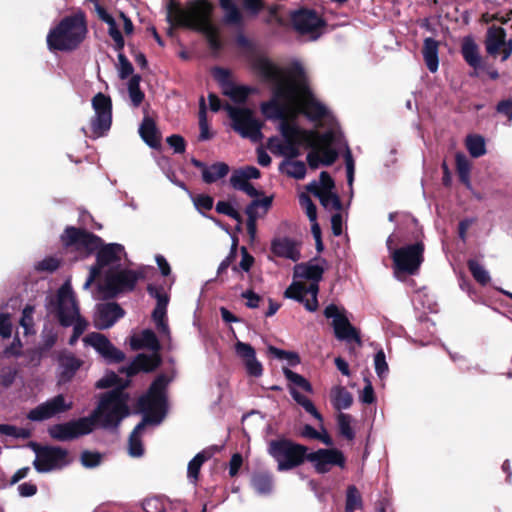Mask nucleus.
<instances>
[{
	"label": "nucleus",
	"instance_id": "15",
	"mask_svg": "<svg viewBox=\"0 0 512 512\" xmlns=\"http://www.w3.org/2000/svg\"><path fill=\"white\" fill-rule=\"evenodd\" d=\"M293 27L302 35H309L310 39L316 40L321 35L324 21L312 10L295 11L291 16Z\"/></svg>",
	"mask_w": 512,
	"mask_h": 512
},
{
	"label": "nucleus",
	"instance_id": "23",
	"mask_svg": "<svg viewBox=\"0 0 512 512\" xmlns=\"http://www.w3.org/2000/svg\"><path fill=\"white\" fill-rule=\"evenodd\" d=\"M325 260H314L308 263L297 264L294 267V277L311 280L318 284L324 273Z\"/></svg>",
	"mask_w": 512,
	"mask_h": 512
},
{
	"label": "nucleus",
	"instance_id": "54",
	"mask_svg": "<svg viewBox=\"0 0 512 512\" xmlns=\"http://www.w3.org/2000/svg\"><path fill=\"white\" fill-rule=\"evenodd\" d=\"M102 461V455L98 452L83 451L81 454V463L86 468L97 467Z\"/></svg>",
	"mask_w": 512,
	"mask_h": 512
},
{
	"label": "nucleus",
	"instance_id": "22",
	"mask_svg": "<svg viewBox=\"0 0 512 512\" xmlns=\"http://www.w3.org/2000/svg\"><path fill=\"white\" fill-rule=\"evenodd\" d=\"M123 315L124 311L116 303L98 304L94 313V324L98 329H107Z\"/></svg>",
	"mask_w": 512,
	"mask_h": 512
},
{
	"label": "nucleus",
	"instance_id": "41",
	"mask_svg": "<svg viewBox=\"0 0 512 512\" xmlns=\"http://www.w3.org/2000/svg\"><path fill=\"white\" fill-rule=\"evenodd\" d=\"M363 506L362 496L358 489L351 485L346 491V504L345 512H354L357 509H361Z\"/></svg>",
	"mask_w": 512,
	"mask_h": 512
},
{
	"label": "nucleus",
	"instance_id": "45",
	"mask_svg": "<svg viewBox=\"0 0 512 512\" xmlns=\"http://www.w3.org/2000/svg\"><path fill=\"white\" fill-rule=\"evenodd\" d=\"M283 374L293 384L301 387L308 393H313V387L302 375L290 370L289 368H283Z\"/></svg>",
	"mask_w": 512,
	"mask_h": 512
},
{
	"label": "nucleus",
	"instance_id": "53",
	"mask_svg": "<svg viewBox=\"0 0 512 512\" xmlns=\"http://www.w3.org/2000/svg\"><path fill=\"white\" fill-rule=\"evenodd\" d=\"M224 10V22L230 25H240L242 23V15L236 5L226 7Z\"/></svg>",
	"mask_w": 512,
	"mask_h": 512
},
{
	"label": "nucleus",
	"instance_id": "5",
	"mask_svg": "<svg viewBox=\"0 0 512 512\" xmlns=\"http://www.w3.org/2000/svg\"><path fill=\"white\" fill-rule=\"evenodd\" d=\"M314 143L305 145L312 150L307 155V162L312 169L318 168L320 165L329 166L335 162L338 157V150L345 147L344 160L346 165L347 182L351 187L354 181L355 163L352 153L343 141L342 134L334 126H331L326 132L319 133L312 130Z\"/></svg>",
	"mask_w": 512,
	"mask_h": 512
},
{
	"label": "nucleus",
	"instance_id": "35",
	"mask_svg": "<svg viewBox=\"0 0 512 512\" xmlns=\"http://www.w3.org/2000/svg\"><path fill=\"white\" fill-rule=\"evenodd\" d=\"M456 169L460 181L468 188L471 189L472 184L470 181L471 163L463 153H457L455 156Z\"/></svg>",
	"mask_w": 512,
	"mask_h": 512
},
{
	"label": "nucleus",
	"instance_id": "8",
	"mask_svg": "<svg viewBox=\"0 0 512 512\" xmlns=\"http://www.w3.org/2000/svg\"><path fill=\"white\" fill-rule=\"evenodd\" d=\"M399 242L398 235L395 233L391 234L386 241L387 249L394 263V274L398 279L401 274L414 275L418 272L423 262L424 252L422 242L395 248Z\"/></svg>",
	"mask_w": 512,
	"mask_h": 512
},
{
	"label": "nucleus",
	"instance_id": "39",
	"mask_svg": "<svg viewBox=\"0 0 512 512\" xmlns=\"http://www.w3.org/2000/svg\"><path fill=\"white\" fill-rule=\"evenodd\" d=\"M353 418L351 415L346 413H339L337 416L338 430L341 436L347 440H353L355 438V432L352 427Z\"/></svg>",
	"mask_w": 512,
	"mask_h": 512
},
{
	"label": "nucleus",
	"instance_id": "6",
	"mask_svg": "<svg viewBox=\"0 0 512 512\" xmlns=\"http://www.w3.org/2000/svg\"><path fill=\"white\" fill-rule=\"evenodd\" d=\"M45 307L49 313L56 314L63 327L73 326V335L69 339V344L74 345L87 329L88 322L80 315L70 279L62 284L55 295L50 294L46 297Z\"/></svg>",
	"mask_w": 512,
	"mask_h": 512
},
{
	"label": "nucleus",
	"instance_id": "61",
	"mask_svg": "<svg viewBox=\"0 0 512 512\" xmlns=\"http://www.w3.org/2000/svg\"><path fill=\"white\" fill-rule=\"evenodd\" d=\"M5 357H18L22 355V343L19 338H14L12 343L3 351Z\"/></svg>",
	"mask_w": 512,
	"mask_h": 512
},
{
	"label": "nucleus",
	"instance_id": "58",
	"mask_svg": "<svg viewBox=\"0 0 512 512\" xmlns=\"http://www.w3.org/2000/svg\"><path fill=\"white\" fill-rule=\"evenodd\" d=\"M366 385L364 386L360 400L365 404H372L375 401L374 389L371 381L368 378L364 379Z\"/></svg>",
	"mask_w": 512,
	"mask_h": 512
},
{
	"label": "nucleus",
	"instance_id": "62",
	"mask_svg": "<svg viewBox=\"0 0 512 512\" xmlns=\"http://www.w3.org/2000/svg\"><path fill=\"white\" fill-rule=\"evenodd\" d=\"M119 378L115 373H108L103 378L99 379L96 383V387L100 389L110 388L118 385Z\"/></svg>",
	"mask_w": 512,
	"mask_h": 512
},
{
	"label": "nucleus",
	"instance_id": "7",
	"mask_svg": "<svg viewBox=\"0 0 512 512\" xmlns=\"http://www.w3.org/2000/svg\"><path fill=\"white\" fill-rule=\"evenodd\" d=\"M87 26L83 14L63 18L47 35L50 50L72 51L85 39Z\"/></svg>",
	"mask_w": 512,
	"mask_h": 512
},
{
	"label": "nucleus",
	"instance_id": "47",
	"mask_svg": "<svg viewBox=\"0 0 512 512\" xmlns=\"http://www.w3.org/2000/svg\"><path fill=\"white\" fill-rule=\"evenodd\" d=\"M199 127H200L199 139L200 140H208L211 137V135L209 133L206 107H205V101H204L203 97L200 99Z\"/></svg>",
	"mask_w": 512,
	"mask_h": 512
},
{
	"label": "nucleus",
	"instance_id": "64",
	"mask_svg": "<svg viewBox=\"0 0 512 512\" xmlns=\"http://www.w3.org/2000/svg\"><path fill=\"white\" fill-rule=\"evenodd\" d=\"M167 143L175 153H183L185 151V141L179 135H171L167 138Z\"/></svg>",
	"mask_w": 512,
	"mask_h": 512
},
{
	"label": "nucleus",
	"instance_id": "52",
	"mask_svg": "<svg viewBox=\"0 0 512 512\" xmlns=\"http://www.w3.org/2000/svg\"><path fill=\"white\" fill-rule=\"evenodd\" d=\"M0 434L15 438H28L30 435L28 430L9 424H0Z\"/></svg>",
	"mask_w": 512,
	"mask_h": 512
},
{
	"label": "nucleus",
	"instance_id": "30",
	"mask_svg": "<svg viewBox=\"0 0 512 512\" xmlns=\"http://www.w3.org/2000/svg\"><path fill=\"white\" fill-rule=\"evenodd\" d=\"M139 134L143 141L151 148H157L160 146V135L156 127L155 122L145 117L139 127Z\"/></svg>",
	"mask_w": 512,
	"mask_h": 512
},
{
	"label": "nucleus",
	"instance_id": "17",
	"mask_svg": "<svg viewBox=\"0 0 512 512\" xmlns=\"http://www.w3.org/2000/svg\"><path fill=\"white\" fill-rule=\"evenodd\" d=\"M485 48L493 57L501 53V60L506 61L512 55V39L506 40V31L502 27L491 26L487 30Z\"/></svg>",
	"mask_w": 512,
	"mask_h": 512
},
{
	"label": "nucleus",
	"instance_id": "12",
	"mask_svg": "<svg viewBox=\"0 0 512 512\" xmlns=\"http://www.w3.org/2000/svg\"><path fill=\"white\" fill-rule=\"evenodd\" d=\"M94 116L90 121V133L82 128L83 133L93 139L103 137L110 130L112 124V102L110 97L97 93L92 99Z\"/></svg>",
	"mask_w": 512,
	"mask_h": 512
},
{
	"label": "nucleus",
	"instance_id": "1",
	"mask_svg": "<svg viewBox=\"0 0 512 512\" xmlns=\"http://www.w3.org/2000/svg\"><path fill=\"white\" fill-rule=\"evenodd\" d=\"M253 68L269 84L272 98L261 105L266 118L278 120L280 137L268 140L271 153L293 159L299 155V147L314 142L312 130H304L296 123L299 114L312 121L323 120L332 123L333 117L326 106L320 103L310 90L304 67L298 61L287 67H280L265 56H256Z\"/></svg>",
	"mask_w": 512,
	"mask_h": 512
},
{
	"label": "nucleus",
	"instance_id": "29",
	"mask_svg": "<svg viewBox=\"0 0 512 512\" xmlns=\"http://www.w3.org/2000/svg\"><path fill=\"white\" fill-rule=\"evenodd\" d=\"M461 53L467 64L474 69L482 67V58L479 47L471 37H466L461 46Z\"/></svg>",
	"mask_w": 512,
	"mask_h": 512
},
{
	"label": "nucleus",
	"instance_id": "63",
	"mask_svg": "<svg viewBox=\"0 0 512 512\" xmlns=\"http://www.w3.org/2000/svg\"><path fill=\"white\" fill-rule=\"evenodd\" d=\"M316 182L320 191H332L334 188V181L326 171L320 173L319 181Z\"/></svg>",
	"mask_w": 512,
	"mask_h": 512
},
{
	"label": "nucleus",
	"instance_id": "3",
	"mask_svg": "<svg viewBox=\"0 0 512 512\" xmlns=\"http://www.w3.org/2000/svg\"><path fill=\"white\" fill-rule=\"evenodd\" d=\"M128 415V394L124 392V387H119L105 393L90 416L55 424L48 432L53 439L69 441L91 433L97 422L103 428H116Z\"/></svg>",
	"mask_w": 512,
	"mask_h": 512
},
{
	"label": "nucleus",
	"instance_id": "10",
	"mask_svg": "<svg viewBox=\"0 0 512 512\" xmlns=\"http://www.w3.org/2000/svg\"><path fill=\"white\" fill-rule=\"evenodd\" d=\"M268 454L276 461L278 471L292 470L307 460L308 448L289 439L271 440Z\"/></svg>",
	"mask_w": 512,
	"mask_h": 512
},
{
	"label": "nucleus",
	"instance_id": "42",
	"mask_svg": "<svg viewBox=\"0 0 512 512\" xmlns=\"http://www.w3.org/2000/svg\"><path fill=\"white\" fill-rule=\"evenodd\" d=\"M209 458L204 451L199 452L190 462L187 467V476L191 482H196L198 479L199 471L202 464Z\"/></svg>",
	"mask_w": 512,
	"mask_h": 512
},
{
	"label": "nucleus",
	"instance_id": "32",
	"mask_svg": "<svg viewBox=\"0 0 512 512\" xmlns=\"http://www.w3.org/2000/svg\"><path fill=\"white\" fill-rule=\"evenodd\" d=\"M251 486L257 494L267 496L273 490V477L268 472L255 473L251 478Z\"/></svg>",
	"mask_w": 512,
	"mask_h": 512
},
{
	"label": "nucleus",
	"instance_id": "4",
	"mask_svg": "<svg viewBox=\"0 0 512 512\" xmlns=\"http://www.w3.org/2000/svg\"><path fill=\"white\" fill-rule=\"evenodd\" d=\"M169 379L165 375L158 376L151 384L148 392L138 401L139 408L144 414L143 419L136 425L129 437L128 451L132 457H140L144 453L141 434L147 425L157 426L166 416V388Z\"/></svg>",
	"mask_w": 512,
	"mask_h": 512
},
{
	"label": "nucleus",
	"instance_id": "19",
	"mask_svg": "<svg viewBox=\"0 0 512 512\" xmlns=\"http://www.w3.org/2000/svg\"><path fill=\"white\" fill-rule=\"evenodd\" d=\"M319 286L316 283H310L308 286L294 282L285 291V296L304 304L305 308L314 312L318 308L317 295Z\"/></svg>",
	"mask_w": 512,
	"mask_h": 512
},
{
	"label": "nucleus",
	"instance_id": "33",
	"mask_svg": "<svg viewBox=\"0 0 512 512\" xmlns=\"http://www.w3.org/2000/svg\"><path fill=\"white\" fill-rule=\"evenodd\" d=\"M272 205V197L266 196L262 199H254L245 209L248 218L259 219L263 217Z\"/></svg>",
	"mask_w": 512,
	"mask_h": 512
},
{
	"label": "nucleus",
	"instance_id": "38",
	"mask_svg": "<svg viewBox=\"0 0 512 512\" xmlns=\"http://www.w3.org/2000/svg\"><path fill=\"white\" fill-rule=\"evenodd\" d=\"M281 168L284 169L287 175L295 179H302L306 175V166L302 161L285 159L281 164Z\"/></svg>",
	"mask_w": 512,
	"mask_h": 512
},
{
	"label": "nucleus",
	"instance_id": "11",
	"mask_svg": "<svg viewBox=\"0 0 512 512\" xmlns=\"http://www.w3.org/2000/svg\"><path fill=\"white\" fill-rule=\"evenodd\" d=\"M224 109L231 120L232 128L241 137L248 138L252 142H258L263 138L262 123L252 110L229 104L225 105Z\"/></svg>",
	"mask_w": 512,
	"mask_h": 512
},
{
	"label": "nucleus",
	"instance_id": "20",
	"mask_svg": "<svg viewBox=\"0 0 512 512\" xmlns=\"http://www.w3.org/2000/svg\"><path fill=\"white\" fill-rule=\"evenodd\" d=\"M83 342L85 345L93 347L109 362L118 363L124 360V353L115 348L103 334L90 333L83 338Z\"/></svg>",
	"mask_w": 512,
	"mask_h": 512
},
{
	"label": "nucleus",
	"instance_id": "28",
	"mask_svg": "<svg viewBox=\"0 0 512 512\" xmlns=\"http://www.w3.org/2000/svg\"><path fill=\"white\" fill-rule=\"evenodd\" d=\"M438 50V41L430 37L424 40L422 54L425 64L431 73H435L439 67Z\"/></svg>",
	"mask_w": 512,
	"mask_h": 512
},
{
	"label": "nucleus",
	"instance_id": "13",
	"mask_svg": "<svg viewBox=\"0 0 512 512\" xmlns=\"http://www.w3.org/2000/svg\"><path fill=\"white\" fill-rule=\"evenodd\" d=\"M324 316L332 320L331 324L338 340L347 343L354 341L359 346L362 344L359 331L350 323L344 308L329 304L324 309Z\"/></svg>",
	"mask_w": 512,
	"mask_h": 512
},
{
	"label": "nucleus",
	"instance_id": "60",
	"mask_svg": "<svg viewBox=\"0 0 512 512\" xmlns=\"http://www.w3.org/2000/svg\"><path fill=\"white\" fill-rule=\"evenodd\" d=\"M243 8L251 15H257L263 8V0H241Z\"/></svg>",
	"mask_w": 512,
	"mask_h": 512
},
{
	"label": "nucleus",
	"instance_id": "48",
	"mask_svg": "<svg viewBox=\"0 0 512 512\" xmlns=\"http://www.w3.org/2000/svg\"><path fill=\"white\" fill-rule=\"evenodd\" d=\"M374 367L375 372L380 379H384L387 376L389 367L385 353L382 349L378 350L374 356Z\"/></svg>",
	"mask_w": 512,
	"mask_h": 512
},
{
	"label": "nucleus",
	"instance_id": "21",
	"mask_svg": "<svg viewBox=\"0 0 512 512\" xmlns=\"http://www.w3.org/2000/svg\"><path fill=\"white\" fill-rule=\"evenodd\" d=\"M234 350L249 376L255 378L262 376L263 366L256 357L255 349L250 344L238 340L235 342Z\"/></svg>",
	"mask_w": 512,
	"mask_h": 512
},
{
	"label": "nucleus",
	"instance_id": "55",
	"mask_svg": "<svg viewBox=\"0 0 512 512\" xmlns=\"http://www.w3.org/2000/svg\"><path fill=\"white\" fill-rule=\"evenodd\" d=\"M145 512H165V504L159 497L147 498L142 504Z\"/></svg>",
	"mask_w": 512,
	"mask_h": 512
},
{
	"label": "nucleus",
	"instance_id": "18",
	"mask_svg": "<svg viewBox=\"0 0 512 512\" xmlns=\"http://www.w3.org/2000/svg\"><path fill=\"white\" fill-rule=\"evenodd\" d=\"M307 460L311 462L318 473L328 472L332 466H345V457L337 449H318L307 453Z\"/></svg>",
	"mask_w": 512,
	"mask_h": 512
},
{
	"label": "nucleus",
	"instance_id": "16",
	"mask_svg": "<svg viewBox=\"0 0 512 512\" xmlns=\"http://www.w3.org/2000/svg\"><path fill=\"white\" fill-rule=\"evenodd\" d=\"M72 406V401H66L65 397L59 394L30 410L27 418L35 422L44 421L70 410Z\"/></svg>",
	"mask_w": 512,
	"mask_h": 512
},
{
	"label": "nucleus",
	"instance_id": "34",
	"mask_svg": "<svg viewBox=\"0 0 512 512\" xmlns=\"http://www.w3.org/2000/svg\"><path fill=\"white\" fill-rule=\"evenodd\" d=\"M289 393L294 401L300 405L308 414L315 418L318 422H323L322 415L316 409L314 403L306 396L301 394L297 389L290 388Z\"/></svg>",
	"mask_w": 512,
	"mask_h": 512
},
{
	"label": "nucleus",
	"instance_id": "43",
	"mask_svg": "<svg viewBox=\"0 0 512 512\" xmlns=\"http://www.w3.org/2000/svg\"><path fill=\"white\" fill-rule=\"evenodd\" d=\"M468 267L472 276L478 283L481 285H486L489 283L490 275L483 265H481L476 260H469Z\"/></svg>",
	"mask_w": 512,
	"mask_h": 512
},
{
	"label": "nucleus",
	"instance_id": "51",
	"mask_svg": "<svg viewBox=\"0 0 512 512\" xmlns=\"http://www.w3.org/2000/svg\"><path fill=\"white\" fill-rule=\"evenodd\" d=\"M299 203L305 210L309 221L314 222L317 219V208L311 198L308 195L302 193L299 196Z\"/></svg>",
	"mask_w": 512,
	"mask_h": 512
},
{
	"label": "nucleus",
	"instance_id": "59",
	"mask_svg": "<svg viewBox=\"0 0 512 512\" xmlns=\"http://www.w3.org/2000/svg\"><path fill=\"white\" fill-rule=\"evenodd\" d=\"M59 261L56 258L48 257L39 261L36 264V269L39 271L53 272L59 267Z\"/></svg>",
	"mask_w": 512,
	"mask_h": 512
},
{
	"label": "nucleus",
	"instance_id": "46",
	"mask_svg": "<svg viewBox=\"0 0 512 512\" xmlns=\"http://www.w3.org/2000/svg\"><path fill=\"white\" fill-rule=\"evenodd\" d=\"M35 312V308L33 305H26L22 311V317L20 319V325L24 329L25 334L34 333V320L33 314Z\"/></svg>",
	"mask_w": 512,
	"mask_h": 512
},
{
	"label": "nucleus",
	"instance_id": "2",
	"mask_svg": "<svg viewBox=\"0 0 512 512\" xmlns=\"http://www.w3.org/2000/svg\"><path fill=\"white\" fill-rule=\"evenodd\" d=\"M63 245L77 257L84 258L96 252V264L89 269V275L83 284L88 290L98 279L95 299H109L118 293L132 291L142 277V273L122 268L126 257L124 246L118 243L103 245L100 237L83 229L67 227L61 235Z\"/></svg>",
	"mask_w": 512,
	"mask_h": 512
},
{
	"label": "nucleus",
	"instance_id": "26",
	"mask_svg": "<svg viewBox=\"0 0 512 512\" xmlns=\"http://www.w3.org/2000/svg\"><path fill=\"white\" fill-rule=\"evenodd\" d=\"M307 190L319 198L322 206L327 210L339 211L341 202L338 196L332 191H320L316 181H312L307 185Z\"/></svg>",
	"mask_w": 512,
	"mask_h": 512
},
{
	"label": "nucleus",
	"instance_id": "44",
	"mask_svg": "<svg viewBox=\"0 0 512 512\" xmlns=\"http://www.w3.org/2000/svg\"><path fill=\"white\" fill-rule=\"evenodd\" d=\"M268 352L277 359L287 360L291 366H295L300 363V358L295 352L285 351L274 346H269Z\"/></svg>",
	"mask_w": 512,
	"mask_h": 512
},
{
	"label": "nucleus",
	"instance_id": "50",
	"mask_svg": "<svg viewBox=\"0 0 512 512\" xmlns=\"http://www.w3.org/2000/svg\"><path fill=\"white\" fill-rule=\"evenodd\" d=\"M57 338V332L53 328L45 326L41 333L40 348L44 351L49 350L55 345Z\"/></svg>",
	"mask_w": 512,
	"mask_h": 512
},
{
	"label": "nucleus",
	"instance_id": "40",
	"mask_svg": "<svg viewBox=\"0 0 512 512\" xmlns=\"http://www.w3.org/2000/svg\"><path fill=\"white\" fill-rule=\"evenodd\" d=\"M128 93L132 106L138 107L144 99V93L140 89V76L134 75L129 79Z\"/></svg>",
	"mask_w": 512,
	"mask_h": 512
},
{
	"label": "nucleus",
	"instance_id": "37",
	"mask_svg": "<svg viewBox=\"0 0 512 512\" xmlns=\"http://www.w3.org/2000/svg\"><path fill=\"white\" fill-rule=\"evenodd\" d=\"M465 145L473 158H479L486 154L485 139L480 135H468L465 140Z\"/></svg>",
	"mask_w": 512,
	"mask_h": 512
},
{
	"label": "nucleus",
	"instance_id": "56",
	"mask_svg": "<svg viewBox=\"0 0 512 512\" xmlns=\"http://www.w3.org/2000/svg\"><path fill=\"white\" fill-rule=\"evenodd\" d=\"M216 211L220 214L227 215L238 222H241V215L239 212L227 201H219L216 204Z\"/></svg>",
	"mask_w": 512,
	"mask_h": 512
},
{
	"label": "nucleus",
	"instance_id": "36",
	"mask_svg": "<svg viewBox=\"0 0 512 512\" xmlns=\"http://www.w3.org/2000/svg\"><path fill=\"white\" fill-rule=\"evenodd\" d=\"M229 172V166L224 162H217L210 166H208L205 171H203V181L205 183L211 184L216 182L217 180L224 178Z\"/></svg>",
	"mask_w": 512,
	"mask_h": 512
},
{
	"label": "nucleus",
	"instance_id": "24",
	"mask_svg": "<svg viewBox=\"0 0 512 512\" xmlns=\"http://www.w3.org/2000/svg\"><path fill=\"white\" fill-rule=\"evenodd\" d=\"M58 382H69L77 370L81 367L82 361L71 353H63L59 356Z\"/></svg>",
	"mask_w": 512,
	"mask_h": 512
},
{
	"label": "nucleus",
	"instance_id": "9",
	"mask_svg": "<svg viewBox=\"0 0 512 512\" xmlns=\"http://www.w3.org/2000/svg\"><path fill=\"white\" fill-rule=\"evenodd\" d=\"M130 344L134 350L148 349L152 353L150 355L144 353L139 354L128 367V375H133L138 371L149 372L159 366L161 362L159 355L160 343L152 330L145 329L140 334L133 336Z\"/></svg>",
	"mask_w": 512,
	"mask_h": 512
},
{
	"label": "nucleus",
	"instance_id": "49",
	"mask_svg": "<svg viewBox=\"0 0 512 512\" xmlns=\"http://www.w3.org/2000/svg\"><path fill=\"white\" fill-rule=\"evenodd\" d=\"M224 94L229 96L233 101L244 102L249 94V89L244 86L229 85L225 87Z\"/></svg>",
	"mask_w": 512,
	"mask_h": 512
},
{
	"label": "nucleus",
	"instance_id": "14",
	"mask_svg": "<svg viewBox=\"0 0 512 512\" xmlns=\"http://www.w3.org/2000/svg\"><path fill=\"white\" fill-rule=\"evenodd\" d=\"M36 458L33 462L35 469L41 473L61 469L68 465V452L60 447L44 446L34 449Z\"/></svg>",
	"mask_w": 512,
	"mask_h": 512
},
{
	"label": "nucleus",
	"instance_id": "57",
	"mask_svg": "<svg viewBox=\"0 0 512 512\" xmlns=\"http://www.w3.org/2000/svg\"><path fill=\"white\" fill-rule=\"evenodd\" d=\"M250 180H247L244 177L243 172L239 169L234 170L230 177V184L236 190H242V188L249 183Z\"/></svg>",
	"mask_w": 512,
	"mask_h": 512
},
{
	"label": "nucleus",
	"instance_id": "25",
	"mask_svg": "<svg viewBox=\"0 0 512 512\" xmlns=\"http://www.w3.org/2000/svg\"><path fill=\"white\" fill-rule=\"evenodd\" d=\"M272 252L278 256L297 261L300 258V252L295 241L290 238H276L271 243Z\"/></svg>",
	"mask_w": 512,
	"mask_h": 512
},
{
	"label": "nucleus",
	"instance_id": "27",
	"mask_svg": "<svg viewBox=\"0 0 512 512\" xmlns=\"http://www.w3.org/2000/svg\"><path fill=\"white\" fill-rule=\"evenodd\" d=\"M147 290L150 296L157 300V305L152 313L154 322L166 321V311L169 301L167 294L153 285H149Z\"/></svg>",
	"mask_w": 512,
	"mask_h": 512
},
{
	"label": "nucleus",
	"instance_id": "31",
	"mask_svg": "<svg viewBox=\"0 0 512 512\" xmlns=\"http://www.w3.org/2000/svg\"><path fill=\"white\" fill-rule=\"evenodd\" d=\"M330 400L338 411L348 409L353 403L351 393L343 386H335L331 389Z\"/></svg>",
	"mask_w": 512,
	"mask_h": 512
}]
</instances>
